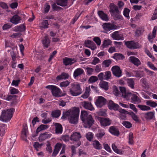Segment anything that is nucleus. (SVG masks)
Returning <instances> with one entry per match:
<instances>
[{"label":"nucleus","mask_w":157,"mask_h":157,"mask_svg":"<svg viewBox=\"0 0 157 157\" xmlns=\"http://www.w3.org/2000/svg\"><path fill=\"white\" fill-rule=\"evenodd\" d=\"M79 113V109L78 108H74L63 113L62 118L65 119L68 117L71 123L76 124L78 122Z\"/></svg>","instance_id":"1"},{"label":"nucleus","mask_w":157,"mask_h":157,"mask_svg":"<svg viewBox=\"0 0 157 157\" xmlns=\"http://www.w3.org/2000/svg\"><path fill=\"white\" fill-rule=\"evenodd\" d=\"M81 119L84 123V126L85 128H90L94 122V120L90 114H89L86 111H81Z\"/></svg>","instance_id":"2"},{"label":"nucleus","mask_w":157,"mask_h":157,"mask_svg":"<svg viewBox=\"0 0 157 157\" xmlns=\"http://www.w3.org/2000/svg\"><path fill=\"white\" fill-rule=\"evenodd\" d=\"M14 111V109L13 108L2 111L0 116V121L3 122H7L10 121Z\"/></svg>","instance_id":"3"},{"label":"nucleus","mask_w":157,"mask_h":157,"mask_svg":"<svg viewBox=\"0 0 157 157\" xmlns=\"http://www.w3.org/2000/svg\"><path fill=\"white\" fill-rule=\"evenodd\" d=\"M69 92L73 96H77L82 93V90L79 84L77 83H72L71 85Z\"/></svg>","instance_id":"4"},{"label":"nucleus","mask_w":157,"mask_h":157,"mask_svg":"<svg viewBox=\"0 0 157 157\" xmlns=\"http://www.w3.org/2000/svg\"><path fill=\"white\" fill-rule=\"evenodd\" d=\"M102 26L104 30L107 31L117 29L119 28L118 26L110 23H105L102 25Z\"/></svg>","instance_id":"5"},{"label":"nucleus","mask_w":157,"mask_h":157,"mask_svg":"<svg viewBox=\"0 0 157 157\" xmlns=\"http://www.w3.org/2000/svg\"><path fill=\"white\" fill-rule=\"evenodd\" d=\"M95 102V104L98 108H100L105 105L106 103V99L102 96H98Z\"/></svg>","instance_id":"6"},{"label":"nucleus","mask_w":157,"mask_h":157,"mask_svg":"<svg viewBox=\"0 0 157 157\" xmlns=\"http://www.w3.org/2000/svg\"><path fill=\"white\" fill-rule=\"evenodd\" d=\"M98 119L101 125L103 127L109 126L111 124V121L109 118L98 117Z\"/></svg>","instance_id":"7"},{"label":"nucleus","mask_w":157,"mask_h":157,"mask_svg":"<svg viewBox=\"0 0 157 157\" xmlns=\"http://www.w3.org/2000/svg\"><path fill=\"white\" fill-rule=\"evenodd\" d=\"M113 74L118 78L121 76L122 71L119 67L117 66H113L111 68Z\"/></svg>","instance_id":"8"},{"label":"nucleus","mask_w":157,"mask_h":157,"mask_svg":"<svg viewBox=\"0 0 157 157\" xmlns=\"http://www.w3.org/2000/svg\"><path fill=\"white\" fill-rule=\"evenodd\" d=\"M125 44L127 48L130 49H135L139 48L138 43L133 41H126Z\"/></svg>","instance_id":"9"},{"label":"nucleus","mask_w":157,"mask_h":157,"mask_svg":"<svg viewBox=\"0 0 157 157\" xmlns=\"http://www.w3.org/2000/svg\"><path fill=\"white\" fill-rule=\"evenodd\" d=\"M76 62V59L74 58H70L66 57L63 59V64L66 66L71 65L73 63H75Z\"/></svg>","instance_id":"10"},{"label":"nucleus","mask_w":157,"mask_h":157,"mask_svg":"<svg viewBox=\"0 0 157 157\" xmlns=\"http://www.w3.org/2000/svg\"><path fill=\"white\" fill-rule=\"evenodd\" d=\"M128 60L136 67H138L141 64V62L140 60L135 56H130L128 59Z\"/></svg>","instance_id":"11"},{"label":"nucleus","mask_w":157,"mask_h":157,"mask_svg":"<svg viewBox=\"0 0 157 157\" xmlns=\"http://www.w3.org/2000/svg\"><path fill=\"white\" fill-rule=\"evenodd\" d=\"M119 31L114 32L111 35V37L114 40H123L124 37L122 34H119Z\"/></svg>","instance_id":"12"},{"label":"nucleus","mask_w":157,"mask_h":157,"mask_svg":"<svg viewBox=\"0 0 157 157\" xmlns=\"http://www.w3.org/2000/svg\"><path fill=\"white\" fill-rule=\"evenodd\" d=\"M108 106L110 109L115 111L117 110L119 108V106L117 104L115 103L112 100L109 101L108 104Z\"/></svg>","instance_id":"13"},{"label":"nucleus","mask_w":157,"mask_h":157,"mask_svg":"<svg viewBox=\"0 0 157 157\" xmlns=\"http://www.w3.org/2000/svg\"><path fill=\"white\" fill-rule=\"evenodd\" d=\"M21 20V17L17 14L14 15L10 19V21L14 25L20 23Z\"/></svg>","instance_id":"14"},{"label":"nucleus","mask_w":157,"mask_h":157,"mask_svg":"<svg viewBox=\"0 0 157 157\" xmlns=\"http://www.w3.org/2000/svg\"><path fill=\"white\" fill-rule=\"evenodd\" d=\"M52 135V134L49 133L48 132H45L40 134L39 137V140L40 141H42L47 139L50 138Z\"/></svg>","instance_id":"15"},{"label":"nucleus","mask_w":157,"mask_h":157,"mask_svg":"<svg viewBox=\"0 0 157 157\" xmlns=\"http://www.w3.org/2000/svg\"><path fill=\"white\" fill-rule=\"evenodd\" d=\"M81 138V136L79 132H75L72 134L70 138L71 140L76 142L78 141Z\"/></svg>","instance_id":"16"},{"label":"nucleus","mask_w":157,"mask_h":157,"mask_svg":"<svg viewBox=\"0 0 157 157\" xmlns=\"http://www.w3.org/2000/svg\"><path fill=\"white\" fill-rule=\"evenodd\" d=\"M82 105L85 109L93 111L94 109L90 102L84 101L82 102Z\"/></svg>","instance_id":"17"},{"label":"nucleus","mask_w":157,"mask_h":157,"mask_svg":"<svg viewBox=\"0 0 157 157\" xmlns=\"http://www.w3.org/2000/svg\"><path fill=\"white\" fill-rule=\"evenodd\" d=\"M109 7L110 8L109 12L112 14L116 13H118L120 11L117 6L113 3L110 4Z\"/></svg>","instance_id":"18"},{"label":"nucleus","mask_w":157,"mask_h":157,"mask_svg":"<svg viewBox=\"0 0 157 157\" xmlns=\"http://www.w3.org/2000/svg\"><path fill=\"white\" fill-rule=\"evenodd\" d=\"M109 132L112 134L118 136L120 134L119 130L115 126H113L109 128Z\"/></svg>","instance_id":"19"},{"label":"nucleus","mask_w":157,"mask_h":157,"mask_svg":"<svg viewBox=\"0 0 157 157\" xmlns=\"http://www.w3.org/2000/svg\"><path fill=\"white\" fill-rule=\"evenodd\" d=\"M60 90L56 86H54L52 88V93L53 95L56 97H59L60 96Z\"/></svg>","instance_id":"20"},{"label":"nucleus","mask_w":157,"mask_h":157,"mask_svg":"<svg viewBox=\"0 0 157 157\" xmlns=\"http://www.w3.org/2000/svg\"><path fill=\"white\" fill-rule=\"evenodd\" d=\"M131 98L132 102L134 104H139L141 102L139 98L135 94H133L132 95Z\"/></svg>","instance_id":"21"},{"label":"nucleus","mask_w":157,"mask_h":157,"mask_svg":"<svg viewBox=\"0 0 157 157\" xmlns=\"http://www.w3.org/2000/svg\"><path fill=\"white\" fill-rule=\"evenodd\" d=\"M55 126L56 127V133L57 134H61L63 131L62 125L59 123H56L55 124Z\"/></svg>","instance_id":"22"},{"label":"nucleus","mask_w":157,"mask_h":157,"mask_svg":"<svg viewBox=\"0 0 157 157\" xmlns=\"http://www.w3.org/2000/svg\"><path fill=\"white\" fill-rule=\"evenodd\" d=\"M42 43L44 47L46 48L48 47L50 44V40L48 36H45L42 40Z\"/></svg>","instance_id":"23"},{"label":"nucleus","mask_w":157,"mask_h":157,"mask_svg":"<svg viewBox=\"0 0 157 157\" xmlns=\"http://www.w3.org/2000/svg\"><path fill=\"white\" fill-rule=\"evenodd\" d=\"M112 147L113 150L116 153L120 155H122L123 154L124 151L121 149H118L115 143H113L112 144Z\"/></svg>","instance_id":"24"},{"label":"nucleus","mask_w":157,"mask_h":157,"mask_svg":"<svg viewBox=\"0 0 157 157\" xmlns=\"http://www.w3.org/2000/svg\"><path fill=\"white\" fill-rule=\"evenodd\" d=\"M98 14L100 17L103 20L107 21L108 20V17L106 14L104 13L103 11H99Z\"/></svg>","instance_id":"25"},{"label":"nucleus","mask_w":157,"mask_h":157,"mask_svg":"<svg viewBox=\"0 0 157 157\" xmlns=\"http://www.w3.org/2000/svg\"><path fill=\"white\" fill-rule=\"evenodd\" d=\"M69 77V75L68 74L63 72L61 75L57 76L56 78L57 80H60L68 79Z\"/></svg>","instance_id":"26"},{"label":"nucleus","mask_w":157,"mask_h":157,"mask_svg":"<svg viewBox=\"0 0 157 157\" xmlns=\"http://www.w3.org/2000/svg\"><path fill=\"white\" fill-rule=\"evenodd\" d=\"M83 70L81 68H78L76 69L73 73L74 77L76 78L77 77L80 75L84 73Z\"/></svg>","instance_id":"27"},{"label":"nucleus","mask_w":157,"mask_h":157,"mask_svg":"<svg viewBox=\"0 0 157 157\" xmlns=\"http://www.w3.org/2000/svg\"><path fill=\"white\" fill-rule=\"evenodd\" d=\"M49 127V126L48 125L41 124L37 128L36 132L37 133H38L41 131L48 129Z\"/></svg>","instance_id":"28"},{"label":"nucleus","mask_w":157,"mask_h":157,"mask_svg":"<svg viewBox=\"0 0 157 157\" xmlns=\"http://www.w3.org/2000/svg\"><path fill=\"white\" fill-rule=\"evenodd\" d=\"M113 58L117 60H123L124 58V56L121 53H115L113 56Z\"/></svg>","instance_id":"29"},{"label":"nucleus","mask_w":157,"mask_h":157,"mask_svg":"<svg viewBox=\"0 0 157 157\" xmlns=\"http://www.w3.org/2000/svg\"><path fill=\"white\" fill-rule=\"evenodd\" d=\"M58 5L64 7L67 6V0H55Z\"/></svg>","instance_id":"30"},{"label":"nucleus","mask_w":157,"mask_h":157,"mask_svg":"<svg viewBox=\"0 0 157 157\" xmlns=\"http://www.w3.org/2000/svg\"><path fill=\"white\" fill-rule=\"evenodd\" d=\"M128 86L132 89L134 88L135 83L133 78H130L126 79Z\"/></svg>","instance_id":"31"},{"label":"nucleus","mask_w":157,"mask_h":157,"mask_svg":"<svg viewBox=\"0 0 157 157\" xmlns=\"http://www.w3.org/2000/svg\"><path fill=\"white\" fill-rule=\"evenodd\" d=\"M93 146L95 148L98 150L102 148L101 144H100L99 142L97 140L93 141Z\"/></svg>","instance_id":"32"},{"label":"nucleus","mask_w":157,"mask_h":157,"mask_svg":"<svg viewBox=\"0 0 157 157\" xmlns=\"http://www.w3.org/2000/svg\"><path fill=\"white\" fill-rule=\"evenodd\" d=\"M90 91V87H87L86 88L84 93L81 95V97L83 98H87L89 96Z\"/></svg>","instance_id":"33"},{"label":"nucleus","mask_w":157,"mask_h":157,"mask_svg":"<svg viewBox=\"0 0 157 157\" xmlns=\"http://www.w3.org/2000/svg\"><path fill=\"white\" fill-rule=\"evenodd\" d=\"M134 76L137 78H141L144 76V74L143 71H133Z\"/></svg>","instance_id":"34"},{"label":"nucleus","mask_w":157,"mask_h":157,"mask_svg":"<svg viewBox=\"0 0 157 157\" xmlns=\"http://www.w3.org/2000/svg\"><path fill=\"white\" fill-rule=\"evenodd\" d=\"M40 27L42 29H46L48 28V21L47 20H43L42 22L40 24Z\"/></svg>","instance_id":"35"},{"label":"nucleus","mask_w":157,"mask_h":157,"mask_svg":"<svg viewBox=\"0 0 157 157\" xmlns=\"http://www.w3.org/2000/svg\"><path fill=\"white\" fill-rule=\"evenodd\" d=\"M154 117V112H150L145 114V117L147 120H151Z\"/></svg>","instance_id":"36"},{"label":"nucleus","mask_w":157,"mask_h":157,"mask_svg":"<svg viewBox=\"0 0 157 157\" xmlns=\"http://www.w3.org/2000/svg\"><path fill=\"white\" fill-rule=\"evenodd\" d=\"M112 41L109 39L105 40H104L103 43L102 44V46L103 48H105L108 47L109 45L112 44Z\"/></svg>","instance_id":"37"},{"label":"nucleus","mask_w":157,"mask_h":157,"mask_svg":"<svg viewBox=\"0 0 157 157\" xmlns=\"http://www.w3.org/2000/svg\"><path fill=\"white\" fill-rule=\"evenodd\" d=\"M105 134L104 131L103 130H100L96 134L95 136L98 139H101Z\"/></svg>","instance_id":"38"},{"label":"nucleus","mask_w":157,"mask_h":157,"mask_svg":"<svg viewBox=\"0 0 157 157\" xmlns=\"http://www.w3.org/2000/svg\"><path fill=\"white\" fill-rule=\"evenodd\" d=\"M130 10L128 8H125L124 9L123 13L125 17H126L128 19H130L129 15Z\"/></svg>","instance_id":"39"},{"label":"nucleus","mask_w":157,"mask_h":157,"mask_svg":"<svg viewBox=\"0 0 157 157\" xmlns=\"http://www.w3.org/2000/svg\"><path fill=\"white\" fill-rule=\"evenodd\" d=\"M15 29L16 31L23 32L25 30V27L23 25H21L16 27Z\"/></svg>","instance_id":"40"},{"label":"nucleus","mask_w":157,"mask_h":157,"mask_svg":"<svg viewBox=\"0 0 157 157\" xmlns=\"http://www.w3.org/2000/svg\"><path fill=\"white\" fill-rule=\"evenodd\" d=\"M138 107L143 111H147L150 110L151 109V108L150 107L145 105H138Z\"/></svg>","instance_id":"41"},{"label":"nucleus","mask_w":157,"mask_h":157,"mask_svg":"<svg viewBox=\"0 0 157 157\" xmlns=\"http://www.w3.org/2000/svg\"><path fill=\"white\" fill-rule=\"evenodd\" d=\"M146 104L147 105L153 107H155L157 106V103L151 100L147 101Z\"/></svg>","instance_id":"42"},{"label":"nucleus","mask_w":157,"mask_h":157,"mask_svg":"<svg viewBox=\"0 0 157 157\" xmlns=\"http://www.w3.org/2000/svg\"><path fill=\"white\" fill-rule=\"evenodd\" d=\"M120 11L119 13H116L113 14L114 15V19L115 20H122L123 19L122 16L120 15Z\"/></svg>","instance_id":"43"},{"label":"nucleus","mask_w":157,"mask_h":157,"mask_svg":"<svg viewBox=\"0 0 157 157\" xmlns=\"http://www.w3.org/2000/svg\"><path fill=\"white\" fill-rule=\"evenodd\" d=\"M98 80V78L94 76H92L89 78L88 82L89 83H94L97 81Z\"/></svg>","instance_id":"44"},{"label":"nucleus","mask_w":157,"mask_h":157,"mask_svg":"<svg viewBox=\"0 0 157 157\" xmlns=\"http://www.w3.org/2000/svg\"><path fill=\"white\" fill-rule=\"evenodd\" d=\"M100 87L101 88L107 90L108 89V83L106 82H103L100 84Z\"/></svg>","instance_id":"45"},{"label":"nucleus","mask_w":157,"mask_h":157,"mask_svg":"<svg viewBox=\"0 0 157 157\" xmlns=\"http://www.w3.org/2000/svg\"><path fill=\"white\" fill-rule=\"evenodd\" d=\"M61 113L59 110H57L55 111L52 112V117L57 118L59 117Z\"/></svg>","instance_id":"46"},{"label":"nucleus","mask_w":157,"mask_h":157,"mask_svg":"<svg viewBox=\"0 0 157 157\" xmlns=\"http://www.w3.org/2000/svg\"><path fill=\"white\" fill-rule=\"evenodd\" d=\"M122 124L124 126L127 128H130L132 126V124L129 121H124L123 122Z\"/></svg>","instance_id":"47"},{"label":"nucleus","mask_w":157,"mask_h":157,"mask_svg":"<svg viewBox=\"0 0 157 157\" xmlns=\"http://www.w3.org/2000/svg\"><path fill=\"white\" fill-rule=\"evenodd\" d=\"M120 90L122 93V96L126 98L127 95L125 88L124 87H120Z\"/></svg>","instance_id":"48"},{"label":"nucleus","mask_w":157,"mask_h":157,"mask_svg":"<svg viewBox=\"0 0 157 157\" xmlns=\"http://www.w3.org/2000/svg\"><path fill=\"white\" fill-rule=\"evenodd\" d=\"M143 32V30L141 28L137 29L135 32V35L137 36H139L141 35Z\"/></svg>","instance_id":"49"},{"label":"nucleus","mask_w":157,"mask_h":157,"mask_svg":"<svg viewBox=\"0 0 157 157\" xmlns=\"http://www.w3.org/2000/svg\"><path fill=\"white\" fill-rule=\"evenodd\" d=\"M111 73L110 71H107L105 72L104 78L105 80H108L110 78Z\"/></svg>","instance_id":"50"},{"label":"nucleus","mask_w":157,"mask_h":157,"mask_svg":"<svg viewBox=\"0 0 157 157\" xmlns=\"http://www.w3.org/2000/svg\"><path fill=\"white\" fill-rule=\"evenodd\" d=\"M112 63L111 60L110 59H107L104 60L103 62V65L105 66V67H108Z\"/></svg>","instance_id":"51"},{"label":"nucleus","mask_w":157,"mask_h":157,"mask_svg":"<svg viewBox=\"0 0 157 157\" xmlns=\"http://www.w3.org/2000/svg\"><path fill=\"white\" fill-rule=\"evenodd\" d=\"M130 114L132 118L136 122H138L139 121L138 117L133 112H132L130 113Z\"/></svg>","instance_id":"52"},{"label":"nucleus","mask_w":157,"mask_h":157,"mask_svg":"<svg viewBox=\"0 0 157 157\" xmlns=\"http://www.w3.org/2000/svg\"><path fill=\"white\" fill-rule=\"evenodd\" d=\"M93 135L92 132H88L86 134V137L87 139L90 141L93 138Z\"/></svg>","instance_id":"53"},{"label":"nucleus","mask_w":157,"mask_h":157,"mask_svg":"<svg viewBox=\"0 0 157 157\" xmlns=\"http://www.w3.org/2000/svg\"><path fill=\"white\" fill-rule=\"evenodd\" d=\"M70 83V82L68 81L67 80L61 82L60 84V86L61 87H66L69 86Z\"/></svg>","instance_id":"54"},{"label":"nucleus","mask_w":157,"mask_h":157,"mask_svg":"<svg viewBox=\"0 0 157 157\" xmlns=\"http://www.w3.org/2000/svg\"><path fill=\"white\" fill-rule=\"evenodd\" d=\"M133 133L130 132L129 135V142L128 143L130 144H132L133 143Z\"/></svg>","instance_id":"55"},{"label":"nucleus","mask_w":157,"mask_h":157,"mask_svg":"<svg viewBox=\"0 0 157 157\" xmlns=\"http://www.w3.org/2000/svg\"><path fill=\"white\" fill-rule=\"evenodd\" d=\"M93 40L99 46L101 44V40L99 37H95L94 38Z\"/></svg>","instance_id":"56"},{"label":"nucleus","mask_w":157,"mask_h":157,"mask_svg":"<svg viewBox=\"0 0 157 157\" xmlns=\"http://www.w3.org/2000/svg\"><path fill=\"white\" fill-rule=\"evenodd\" d=\"M10 54L13 61V62H15L16 58H17L16 53L14 52V51H13L10 52Z\"/></svg>","instance_id":"57"},{"label":"nucleus","mask_w":157,"mask_h":157,"mask_svg":"<svg viewBox=\"0 0 157 157\" xmlns=\"http://www.w3.org/2000/svg\"><path fill=\"white\" fill-rule=\"evenodd\" d=\"M100 62V60L99 58L96 57H94L93 61L91 62V63L92 64L95 65L97 64L98 63Z\"/></svg>","instance_id":"58"},{"label":"nucleus","mask_w":157,"mask_h":157,"mask_svg":"<svg viewBox=\"0 0 157 157\" xmlns=\"http://www.w3.org/2000/svg\"><path fill=\"white\" fill-rule=\"evenodd\" d=\"M12 25L9 23L5 24L2 26V28L3 30H6L10 29Z\"/></svg>","instance_id":"59"},{"label":"nucleus","mask_w":157,"mask_h":157,"mask_svg":"<svg viewBox=\"0 0 157 157\" xmlns=\"http://www.w3.org/2000/svg\"><path fill=\"white\" fill-rule=\"evenodd\" d=\"M46 150L48 151L49 153H51L52 152V148L51 146V144L49 142H48L46 144Z\"/></svg>","instance_id":"60"},{"label":"nucleus","mask_w":157,"mask_h":157,"mask_svg":"<svg viewBox=\"0 0 157 157\" xmlns=\"http://www.w3.org/2000/svg\"><path fill=\"white\" fill-rule=\"evenodd\" d=\"M42 144H39V143L38 142H35L34 143L33 146L37 150H38V148L42 146Z\"/></svg>","instance_id":"61"},{"label":"nucleus","mask_w":157,"mask_h":157,"mask_svg":"<svg viewBox=\"0 0 157 157\" xmlns=\"http://www.w3.org/2000/svg\"><path fill=\"white\" fill-rule=\"evenodd\" d=\"M20 82V80L19 79L16 80H13L11 83V85L15 86H17Z\"/></svg>","instance_id":"62"},{"label":"nucleus","mask_w":157,"mask_h":157,"mask_svg":"<svg viewBox=\"0 0 157 157\" xmlns=\"http://www.w3.org/2000/svg\"><path fill=\"white\" fill-rule=\"evenodd\" d=\"M94 43L90 40H87L85 42V45L87 47H89L90 46V45H92Z\"/></svg>","instance_id":"63"},{"label":"nucleus","mask_w":157,"mask_h":157,"mask_svg":"<svg viewBox=\"0 0 157 157\" xmlns=\"http://www.w3.org/2000/svg\"><path fill=\"white\" fill-rule=\"evenodd\" d=\"M157 18V9H155L154 10V12L151 17V20H155Z\"/></svg>","instance_id":"64"}]
</instances>
